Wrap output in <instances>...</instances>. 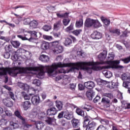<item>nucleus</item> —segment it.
I'll list each match as a JSON object with an SVG mask.
<instances>
[{
	"label": "nucleus",
	"mask_w": 130,
	"mask_h": 130,
	"mask_svg": "<svg viewBox=\"0 0 130 130\" xmlns=\"http://www.w3.org/2000/svg\"><path fill=\"white\" fill-rule=\"evenodd\" d=\"M40 68L39 67H14L12 69L9 70L7 71L0 72V76H7V74H9L12 77H17L19 74H32L36 73L33 72H39Z\"/></svg>",
	"instance_id": "nucleus-1"
},
{
	"label": "nucleus",
	"mask_w": 130,
	"mask_h": 130,
	"mask_svg": "<svg viewBox=\"0 0 130 130\" xmlns=\"http://www.w3.org/2000/svg\"><path fill=\"white\" fill-rule=\"evenodd\" d=\"M67 73H69L68 68L61 62L54 63L48 69V73L52 77H55L57 74H67Z\"/></svg>",
	"instance_id": "nucleus-2"
},
{
	"label": "nucleus",
	"mask_w": 130,
	"mask_h": 130,
	"mask_svg": "<svg viewBox=\"0 0 130 130\" xmlns=\"http://www.w3.org/2000/svg\"><path fill=\"white\" fill-rule=\"evenodd\" d=\"M87 64V63H82V62H78L73 63V67H71L68 71V73H74L76 70H79L81 69L82 66Z\"/></svg>",
	"instance_id": "nucleus-3"
},
{
	"label": "nucleus",
	"mask_w": 130,
	"mask_h": 130,
	"mask_svg": "<svg viewBox=\"0 0 130 130\" xmlns=\"http://www.w3.org/2000/svg\"><path fill=\"white\" fill-rule=\"evenodd\" d=\"M25 50H24L23 49H19L18 50H17V52H14L12 53L11 58L12 60H14V61H17L19 59V56H21V54L20 53L22 52H26ZM20 52V53H19Z\"/></svg>",
	"instance_id": "nucleus-4"
},
{
	"label": "nucleus",
	"mask_w": 130,
	"mask_h": 130,
	"mask_svg": "<svg viewBox=\"0 0 130 130\" xmlns=\"http://www.w3.org/2000/svg\"><path fill=\"white\" fill-rule=\"evenodd\" d=\"M81 63H87L86 64H84V66H81V69L83 70H85L88 74L91 75L92 73L93 67L90 68L87 67H90V66H92V62H81Z\"/></svg>",
	"instance_id": "nucleus-5"
},
{
	"label": "nucleus",
	"mask_w": 130,
	"mask_h": 130,
	"mask_svg": "<svg viewBox=\"0 0 130 130\" xmlns=\"http://www.w3.org/2000/svg\"><path fill=\"white\" fill-rule=\"evenodd\" d=\"M31 101L32 105H34V106H37L38 105H39L40 103L42 102V100L40 99L39 95L33 96L31 99Z\"/></svg>",
	"instance_id": "nucleus-6"
},
{
	"label": "nucleus",
	"mask_w": 130,
	"mask_h": 130,
	"mask_svg": "<svg viewBox=\"0 0 130 130\" xmlns=\"http://www.w3.org/2000/svg\"><path fill=\"white\" fill-rule=\"evenodd\" d=\"M87 123L88 124L86 125V126L84 127L86 128V130H94L96 127V125H97V123L93 121H90Z\"/></svg>",
	"instance_id": "nucleus-7"
},
{
	"label": "nucleus",
	"mask_w": 130,
	"mask_h": 130,
	"mask_svg": "<svg viewBox=\"0 0 130 130\" xmlns=\"http://www.w3.org/2000/svg\"><path fill=\"white\" fill-rule=\"evenodd\" d=\"M85 95L90 101H92L93 97L95 96V91L92 89H89L86 92Z\"/></svg>",
	"instance_id": "nucleus-8"
},
{
	"label": "nucleus",
	"mask_w": 130,
	"mask_h": 130,
	"mask_svg": "<svg viewBox=\"0 0 130 130\" xmlns=\"http://www.w3.org/2000/svg\"><path fill=\"white\" fill-rule=\"evenodd\" d=\"M101 103L105 105L106 108L110 107V106L112 104V103L110 102V100L107 98L104 97L102 98Z\"/></svg>",
	"instance_id": "nucleus-9"
},
{
	"label": "nucleus",
	"mask_w": 130,
	"mask_h": 130,
	"mask_svg": "<svg viewBox=\"0 0 130 130\" xmlns=\"http://www.w3.org/2000/svg\"><path fill=\"white\" fill-rule=\"evenodd\" d=\"M94 19L87 18L84 22V27L86 28H91L94 25Z\"/></svg>",
	"instance_id": "nucleus-10"
},
{
	"label": "nucleus",
	"mask_w": 130,
	"mask_h": 130,
	"mask_svg": "<svg viewBox=\"0 0 130 130\" xmlns=\"http://www.w3.org/2000/svg\"><path fill=\"white\" fill-rule=\"evenodd\" d=\"M21 107H22L24 110L27 111L31 107V102H30V101L23 102L21 104Z\"/></svg>",
	"instance_id": "nucleus-11"
},
{
	"label": "nucleus",
	"mask_w": 130,
	"mask_h": 130,
	"mask_svg": "<svg viewBox=\"0 0 130 130\" xmlns=\"http://www.w3.org/2000/svg\"><path fill=\"white\" fill-rule=\"evenodd\" d=\"M57 110H56V108L55 107H52L50 109H48L47 111V115H48L49 116H50L51 115H55L56 113H57Z\"/></svg>",
	"instance_id": "nucleus-12"
},
{
	"label": "nucleus",
	"mask_w": 130,
	"mask_h": 130,
	"mask_svg": "<svg viewBox=\"0 0 130 130\" xmlns=\"http://www.w3.org/2000/svg\"><path fill=\"white\" fill-rule=\"evenodd\" d=\"M90 37L94 40L101 39L102 38V34L100 32L95 31L91 35Z\"/></svg>",
	"instance_id": "nucleus-13"
},
{
	"label": "nucleus",
	"mask_w": 130,
	"mask_h": 130,
	"mask_svg": "<svg viewBox=\"0 0 130 130\" xmlns=\"http://www.w3.org/2000/svg\"><path fill=\"white\" fill-rule=\"evenodd\" d=\"M106 56H107V51L104 50L98 55V58H99L100 61H104L105 58H106Z\"/></svg>",
	"instance_id": "nucleus-14"
},
{
	"label": "nucleus",
	"mask_w": 130,
	"mask_h": 130,
	"mask_svg": "<svg viewBox=\"0 0 130 130\" xmlns=\"http://www.w3.org/2000/svg\"><path fill=\"white\" fill-rule=\"evenodd\" d=\"M84 85L85 88L87 89H89L90 90H92V89L95 87V83L91 81L85 82Z\"/></svg>",
	"instance_id": "nucleus-15"
},
{
	"label": "nucleus",
	"mask_w": 130,
	"mask_h": 130,
	"mask_svg": "<svg viewBox=\"0 0 130 130\" xmlns=\"http://www.w3.org/2000/svg\"><path fill=\"white\" fill-rule=\"evenodd\" d=\"M62 26L61 20H59L54 24L53 29L54 31H58L61 28Z\"/></svg>",
	"instance_id": "nucleus-16"
},
{
	"label": "nucleus",
	"mask_w": 130,
	"mask_h": 130,
	"mask_svg": "<svg viewBox=\"0 0 130 130\" xmlns=\"http://www.w3.org/2000/svg\"><path fill=\"white\" fill-rule=\"evenodd\" d=\"M72 124L74 128H78L81 125V122L80 120L74 118L72 120Z\"/></svg>",
	"instance_id": "nucleus-17"
},
{
	"label": "nucleus",
	"mask_w": 130,
	"mask_h": 130,
	"mask_svg": "<svg viewBox=\"0 0 130 130\" xmlns=\"http://www.w3.org/2000/svg\"><path fill=\"white\" fill-rule=\"evenodd\" d=\"M3 102L5 105V106H7V107H12L13 106V102L12 101H11V99H3Z\"/></svg>",
	"instance_id": "nucleus-18"
},
{
	"label": "nucleus",
	"mask_w": 130,
	"mask_h": 130,
	"mask_svg": "<svg viewBox=\"0 0 130 130\" xmlns=\"http://www.w3.org/2000/svg\"><path fill=\"white\" fill-rule=\"evenodd\" d=\"M59 46V42L58 41H54L50 43V47L52 49V50H54V49H56Z\"/></svg>",
	"instance_id": "nucleus-19"
},
{
	"label": "nucleus",
	"mask_w": 130,
	"mask_h": 130,
	"mask_svg": "<svg viewBox=\"0 0 130 130\" xmlns=\"http://www.w3.org/2000/svg\"><path fill=\"white\" fill-rule=\"evenodd\" d=\"M63 117L68 120H71L74 117V115L67 110L64 111Z\"/></svg>",
	"instance_id": "nucleus-20"
},
{
	"label": "nucleus",
	"mask_w": 130,
	"mask_h": 130,
	"mask_svg": "<svg viewBox=\"0 0 130 130\" xmlns=\"http://www.w3.org/2000/svg\"><path fill=\"white\" fill-rule=\"evenodd\" d=\"M50 47V43H48L46 41H43L42 42L41 44V48L43 49V50H46L49 48Z\"/></svg>",
	"instance_id": "nucleus-21"
},
{
	"label": "nucleus",
	"mask_w": 130,
	"mask_h": 130,
	"mask_svg": "<svg viewBox=\"0 0 130 130\" xmlns=\"http://www.w3.org/2000/svg\"><path fill=\"white\" fill-rule=\"evenodd\" d=\"M92 67L93 70L96 71H102V70H104V69L106 70L110 68V66H106L103 67L93 66Z\"/></svg>",
	"instance_id": "nucleus-22"
},
{
	"label": "nucleus",
	"mask_w": 130,
	"mask_h": 130,
	"mask_svg": "<svg viewBox=\"0 0 130 130\" xmlns=\"http://www.w3.org/2000/svg\"><path fill=\"white\" fill-rule=\"evenodd\" d=\"M39 59L41 61H42V62H48V61H49L50 58L49 56L46 55L42 54L40 56Z\"/></svg>",
	"instance_id": "nucleus-23"
},
{
	"label": "nucleus",
	"mask_w": 130,
	"mask_h": 130,
	"mask_svg": "<svg viewBox=\"0 0 130 130\" xmlns=\"http://www.w3.org/2000/svg\"><path fill=\"white\" fill-rule=\"evenodd\" d=\"M38 117L40 120H43V121H44L47 117V114H46L44 112H41L38 115Z\"/></svg>",
	"instance_id": "nucleus-24"
},
{
	"label": "nucleus",
	"mask_w": 130,
	"mask_h": 130,
	"mask_svg": "<svg viewBox=\"0 0 130 130\" xmlns=\"http://www.w3.org/2000/svg\"><path fill=\"white\" fill-rule=\"evenodd\" d=\"M37 26H38V22L36 20H32L30 21L29 23V28L30 29H36L37 28Z\"/></svg>",
	"instance_id": "nucleus-25"
},
{
	"label": "nucleus",
	"mask_w": 130,
	"mask_h": 130,
	"mask_svg": "<svg viewBox=\"0 0 130 130\" xmlns=\"http://www.w3.org/2000/svg\"><path fill=\"white\" fill-rule=\"evenodd\" d=\"M63 51V48L62 46L59 45L57 48L53 50V52L56 54H58V53H61Z\"/></svg>",
	"instance_id": "nucleus-26"
},
{
	"label": "nucleus",
	"mask_w": 130,
	"mask_h": 130,
	"mask_svg": "<svg viewBox=\"0 0 130 130\" xmlns=\"http://www.w3.org/2000/svg\"><path fill=\"white\" fill-rule=\"evenodd\" d=\"M76 112L78 115L82 116V117H85V111L81 109L77 108L76 110Z\"/></svg>",
	"instance_id": "nucleus-27"
},
{
	"label": "nucleus",
	"mask_w": 130,
	"mask_h": 130,
	"mask_svg": "<svg viewBox=\"0 0 130 130\" xmlns=\"http://www.w3.org/2000/svg\"><path fill=\"white\" fill-rule=\"evenodd\" d=\"M86 115L84 116V122H83V127H85L87 126V125L88 123H89V122H90V119H89V116L87 115V113L86 114Z\"/></svg>",
	"instance_id": "nucleus-28"
},
{
	"label": "nucleus",
	"mask_w": 130,
	"mask_h": 130,
	"mask_svg": "<svg viewBox=\"0 0 130 130\" xmlns=\"http://www.w3.org/2000/svg\"><path fill=\"white\" fill-rule=\"evenodd\" d=\"M72 43V39L70 38H65V40L63 42V44L64 46H70V45H71Z\"/></svg>",
	"instance_id": "nucleus-29"
},
{
	"label": "nucleus",
	"mask_w": 130,
	"mask_h": 130,
	"mask_svg": "<svg viewBox=\"0 0 130 130\" xmlns=\"http://www.w3.org/2000/svg\"><path fill=\"white\" fill-rule=\"evenodd\" d=\"M44 121L48 123V124H52V123L55 121V119L49 117H47Z\"/></svg>",
	"instance_id": "nucleus-30"
},
{
	"label": "nucleus",
	"mask_w": 130,
	"mask_h": 130,
	"mask_svg": "<svg viewBox=\"0 0 130 130\" xmlns=\"http://www.w3.org/2000/svg\"><path fill=\"white\" fill-rule=\"evenodd\" d=\"M10 42L14 48H18L21 45V43L18 41H11Z\"/></svg>",
	"instance_id": "nucleus-31"
},
{
	"label": "nucleus",
	"mask_w": 130,
	"mask_h": 130,
	"mask_svg": "<svg viewBox=\"0 0 130 130\" xmlns=\"http://www.w3.org/2000/svg\"><path fill=\"white\" fill-rule=\"evenodd\" d=\"M35 124L37 129H42L43 128V123H42L41 121H36Z\"/></svg>",
	"instance_id": "nucleus-32"
},
{
	"label": "nucleus",
	"mask_w": 130,
	"mask_h": 130,
	"mask_svg": "<svg viewBox=\"0 0 130 130\" xmlns=\"http://www.w3.org/2000/svg\"><path fill=\"white\" fill-rule=\"evenodd\" d=\"M98 85L104 86V85H107V81L101 79V78L96 80Z\"/></svg>",
	"instance_id": "nucleus-33"
},
{
	"label": "nucleus",
	"mask_w": 130,
	"mask_h": 130,
	"mask_svg": "<svg viewBox=\"0 0 130 130\" xmlns=\"http://www.w3.org/2000/svg\"><path fill=\"white\" fill-rule=\"evenodd\" d=\"M83 19L80 18L78 21V20L76 21L75 26L76 28H81V27L83 26Z\"/></svg>",
	"instance_id": "nucleus-34"
},
{
	"label": "nucleus",
	"mask_w": 130,
	"mask_h": 130,
	"mask_svg": "<svg viewBox=\"0 0 130 130\" xmlns=\"http://www.w3.org/2000/svg\"><path fill=\"white\" fill-rule=\"evenodd\" d=\"M17 37L18 38H20V39H21V40H28V41H29L30 42H32V41H33V38L32 37L28 39L26 38V37H23V36L20 35H17Z\"/></svg>",
	"instance_id": "nucleus-35"
},
{
	"label": "nucleus",
	"mask_w": 130,
	"mask_h": 130,
	"mask_svg": "<svg viewBox=\"0 0 130 130\" xmlns=\"http://www.w3.org/2000/svg\"><path fill=\"white\" fill-rule=\"evenodd\" d=\"M103 74L104 75L106 78H107L108 79H109L112 77V73L110 71H103Z\"/></svg>",
	"instance_id": "nucleus-36"
},
{
	"label": "nucleus",
	"mask_w": 130,
	"mask_h": 130,
	"mask_svg": "<svg viewBox=\"0 0 130 130\" xmlns=\"http://www.w3.org/2000/svg\"><path fill=\"white\" fill-rule=\"evenodd\" d=\"M109 32L112 33L113 34H116L118 36L120 35V29H109Z\"/></svg>",
	"instance_id": "nucleus-37"
},
{
	"label": "nucleus",
	"mask_w": 130,
	"mask_h": 130,
	"mask_svg": "<svg viewBox=\"0 0 130 130\" xmlns=\"http://www.w3.org/2000/svg\"><path fill=\"white\" fill-rule=\"evenodd\" d=\"M94 28H99V27H101V23L98 20L93 19V25Z\"/></svg>",
	"instance_id": "nucleus-38"
},
{
	"label": "nucleus",
	"mask_w": 130,
	"mask_h": 130,
	"mask_svg": "<svg viewBox=\"0 0 130 130\" xmlns=\"http://www.w3.org/2000/svg\"><path fill=\"white\" fill-rule=\"evenodd\" d=\"M36 91L37 90L34 89V88H30L28 90L27 93L30 95V96H32V95H35V94H36Z\"/></svg>",
	"instance_id": "nucleus-39"
},
{
	"label": "nucleus",
	"mask_w": 130,
	"mask_h": 130,
	"mask_svg": "<svg viewBox=\"0 0 130 130\" xmlns=\"http://www.w3.org/2000/svg\"><path fill=\"white\" fill-rule=\"evenodd\" d=\"M56 106L58 109V110H61L62 109V102L60 101L56 102Z\"/></svg>",
	"instance_id": "nucleus-40"
},
{
	"label": "nucleus",
	"mask_w": 130,
	"mask_h": 130,
	"mask_svg": "<svg viewBox=\"0 0 130 130\" xmlns=\"http://www.w3.org/2000/svg\"><path fill=\"white\" fill-rule=\"evenodd\" d=\"M82 29H79L73 30L72 33V34H74V35H75V36H79L80 34L82 32Z\"/></svg>",
	"instance_id": "nucleus-41"
},
{
	"label": "nucleus",
	"mask_w": 130,
	"mask_h": 130,
	"mask_svg": "<svg viewBox=\"0 0 130 130\" xmlns=\"http://www.w3.org/2000/svg\"><path fill=\"white\" fill-rule=\"evenodd\" d=\"M5 51L7 52H12L13 47H12V45H6L5 47Z\"/></svg>",
	"instance_id": "nucleus-42"
},
{
	"label": "nucleus",
	"mask_w": 130,
	"mask_h": 130,
	"mask_svg": "<svg viewBox=\"0 0 130 130\" xmlns=\"http://www.w3.org/2000/svg\"><path fill=\"white\" fill-rule=\"evenodd\" d=\"M27 33H29V34H31V35H34L35 37H37V34H40L41 36L42 35V34H41L39 32H36L35 31H26Z\"/></svg>",
	"instance_id": "nucleus-43"
},
{
	"label": "nucleus",
	"mask_w": 130,
	"mask_h": 130,
	"mask_svg": "<svg viewBox=\"0 0 130 130\" xmlns=\"http://www.w3.org/2000/svg\"><path fill=\"white\" fill-rule=\"evenodd\" d=\"M43 30L44 31H46L47 32L49 31V30H51V26L49 25H45L42 27Z\"/></svg>",
	"instance_id": "nucleus-44"
},
{
	"label": "nucleus",
	"mask_w": 130,
	"mask_h": 130,
	"mask_svg": "<svg viewBox=\"0 0 130 130\" xmlns=\"http://www.w3.org/2000/svg\"><path fill=\"white\" fill-rule=\"evenodd\" d=\"M123 87L126 88V89H130V82L129 81H124L123 82Z\"/></svg>",
	"instance_id": "nucleus-45"
},
{
	"label": "nucleus",
	"mask_w": 130,
	"mask_h": 130,
	"mask_svg": "<svg viewBox=\"0 0 130 130\" xmlns=\"http://www.w3.org/2000/svg\"><path fill=\"white\" fill-rule=\"evenodd\" d=\"M72 30H74V23H71L70 25L66 28V32H70Z\"/></svg>",
	"instance_id": "nucleus-46"
},
{
	"label": "nucleus",
	"mask_w": 130,
	"mask_h": 130,
	"mask_svg": "<svg viewBox=\"0 0 130 130\" xmlns=\"http://www.w3.org/2000/svg\"><path fill=\"white\" fill-rule=\"evenodd\" d=\"M120 60L123 61L124 63H128L130 61V55L126 58L120 59Z\"/></svg>",
	"instance_id": "nucleus-47"
},
{
	"label": "nucleus",
	"mask_w": 130,
	"mask_h": 130,
	"mask_svg": "<svg viewBox=\"0 0 130 130\" xmlns=\"http://www.w3.org/2000/svg\"><path fill=\"white\" fill-rule=\"evenodd\" d=\"M10 125L11 126L13 127V128L16 129V128H19V124L17 123H15L13 121H11L10 122Z\"/></svg>",
	"instance_id": "nucleus-48"
},
{
	"label": "nucleus",
	"mask_w": 130,
	"mask_h": 130,
	"mask_svg": "<svg viewBox=\"0 0 130 130\" xmlns=\"http://www.w3.org/2000/svg\"><path fill=\"white\" fill-rule=\"evenodd\" d=\"M32 84H34V85H36V86H37L38 87H39V86L41 85V82L39 79H35L32 82Z\"/></svg>",
	"instance_id": "nucleus-49"
},
{
	"label": "nucleus",
	"mask_w": 130,
	"mask_h": 130,
	"mask_svg": "<svg viewBox=\"0 0 130 130\" xmlns=\"http://www.w3.org/2000/svg\"><path fill=\"white\" fill-rule=\"evenodd\" d=\"M31 23V19L29 18H25L23 20L24 25H30Z\"/></svg>",
	"instance_id": "nucleus-50"
},
{
	"label": "nucleus",
	"mask_w": 130,
	"mask_h": 130,
	"mask_svg": "<svg viewBox=\"0 0 130 130\" xmlns=\"http://www.w3.org/2000/svg\"><path fill=\"white\" fill-rule=\"evenodd\" d=\"M71 22V20L69 19H64L62 20V23L64 26H68L70 22Z\"/></svg>",
	"instance_id": "nucleus-51"
},
{
	"label": "nucleus",
	"mask_w": 130,
	"mask_h": 130,
	"mask_svg": "<svg viewBox=\"0 0 130 130\" xmlns=\"http://www.w3.org/2000/svg\"><path fill=\"white\" fill-rule=\"evenodd\" d=\"M104 96L105 97H108L110 99H113V98L114 97L113 96V94L112 93H104Z\"/></svg>",
	"instance_id": "nucleus-52"
},
{
	"label": "nucleus",
	"mask_w": 130,
	"mask_h": 130,
	"mask_svg": "<svg viewBox=\"0 0 130 130\" xmlns=\"http://www.w3.org/2000/svg\"><path fill=\"white\" fill-rule=\"evenodd\" d=\"M14 114L16 117H18V118H23V117L21 115V114L20 113V112L18 110L14 112Z\"/></svg>",
	"instance_id": "nucleus-53"
},
{
	"label": "nucleus",
	"mask_w": 130,
	"mask_h": 130,
	"mask_svg": "<svg viewBox=\"0 0 130 130\" xmlns=\"http://www.w3.org/2000/svg\"><path fill=\"white\" fill-rule=\"evenodd\" d=\"M43 38H44V39H45L46 40H49V41H50V40H52V39H53L52 38V36H47V35H43Z\"/></svg>",
	"instance_id": "nucleus-54"
},
{
	"label": "nucleus",
	"mask_w": 130,
	"mask_h": 130,
	"mask_svg": "<svg viewBox=\"0 0 130 130\" xmlns=\"http://www.w3.org/2000/svg\"><path fill=\"white\" fill-rule=\"evenodd\" d=\"M7 123H8L7 120L5 119L0 120V125H7Z\"/></svg>",
	"instance_id": "nucleus-55"
},
{
	"label": "nucleus",
	"mask_w": 130,
	"mask_h": 130,
	"mask_svg": "<svg viewBox=\"0 0 130 130\" xmlns=\"http://www.w3.org/2000/svg\"><path fill=\"white\" fill-rule=\"evenodd\" d=\"M128 32L126 30L122 32V35L120 36V37H128Z\"/></svg>",
	"instance_id": "nucleus-56"
},
{
	"label": "nucleus",
	"mask_w": 130,
	"mask_h": 130,
	"mask_svg": "<svg viewBox=\"0 0 130 130\" xmlns=\"http://www.w3.org/2000/svg\"><path fill=\"white\" fill-rule=\"evenodd\" d=\"M10 56H11V54H10V52L6 51L4 54V57L5 58L8 59V58H10Z\"/></svg>",
	"instance_id": "nucleus-57"
},
{
	"label": "nucleus",
	"mask_w": 130,
	"mask_h": 130,
	"mask_svg": "<svg viewBox=\"0 0 130 130\" xmlns=\"http://www.w3.org/2000/svg\"><path fill=\"white\" fill-rule=\"evenodd\" d=\"M59 122L60 123L62 126H66V124H67V121L64 119L59 120Z\"/></svg>",
	"instance_id": "nucleus-58"
},
{
	"label": "nucleus",
	"mask_w": 130,
	"mask_h": 130,
	"mask_svg": "<svg viewBox=\"0 0 130 130\" xmlns=\"http://www.w3.org/2000/svg\"><path fill=\"white\" fill-rule=\"evenodd\" d=\"M101 122L102 124H105L106 125H108V124H109V121L107 119H102Z\"/></svg>",
	"instance_id": "nucleus-59"
},
{
	"label": "nucleus",
	"mask_w": 130,
	"mask_h": 130,
	"mask_svg": "<svg viewBox=\"0 0 130 130\" xmlns=\"http://www.w3.org/2000/svg\"><path fill=\"white\" fill-rule=\"evenodd\" d=\"M53 35L55 38H58L61 36V33L60 32H54Z\"/></svg>",
	"instance_id": "nucleus-60"
},
{
	"label": "nucleus",
	"mask_w": 130,
	"mask_h": 130,
	"mask_svg": "<svg viewBox=\"0 0 130 130\" xmlns=\"http://www.w3.org/2000/svg\"><path fill=\"white\" fill-rule=\"evenodd\" d=\"M120 63V60H115L112 62V64H113V68L114 69V67L115 66H118Z\"/></svg>",
	"instance_id": "nucleus-61"
},
{
	"label": "nucleus",
	"mask_w": 130,
	"mask_h": 130,
	"mask_svg": "<svg viewBox=\"0 0 130 130\" xmlns=\"http://www.w3.org/2000/svg\"><path fill=\"white\" fill-rule=\"evenodd\" d=\"M101 99V97L98 95H96V97L93 99L94 103H98V102L100 101Z\"/></svg>",
	"instance_id": "nucleus-62"
},
{
	"label": "nucleus",
	"mask_w": 130,
	"mask_h": 130,
	"mask_svg": "<svg viewBox=\"0 0 130 130\" xmlns=\"http://www.w3.org/2000/svg\"><path fill=\"white\" fill-rule=\"evenodd\" d=\"M64 116V111H61L58 115L57 118L60 119V118H62Z\"/></svg>",
	"instance_id": "nucleus-63"
},
{
	"label": "nucleus",
	"mask_w": 130,
	"mask_h": 130,
	"mask_svg": "<svg viewBox=\"0 0 130 130\" xmlns=\"http://www.w3.org/2000/svg\"><path fill=\"white\" fill-rule=\"evenodd\" d=\"M96 130H106V127L103 125H100Z\"/></svg>",
	"instance_id": "nucleus-64"
}]
</instances>
